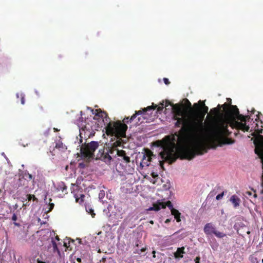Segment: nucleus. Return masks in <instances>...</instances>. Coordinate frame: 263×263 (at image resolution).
Returning a JSON list of instances; mask_svg holds the SVG:
<instances>
[{"label": "nucleus", "instance_id": "nucleus-1", "mask_svg": "<svg viewBox=\"0 0 263 263\" xmlns=\"http://www.w3.org/2000/svg\"><path fill=\"white\" fill-rule=\"evenodd\" d=\"M172 117L176 120L175 126L181 127L179 130L153 143L154 146L163 149L160 155L170 163L174 162L178 158L190 160L196 155L207 153L210 148L215 149L217 146L234 143V140L224 137L228 130L224 124L211 126L206 137H203L202 121L205 116Z\"/></svg>", "mask_w": 263, "mask_h": 263}, {"label": "nucleus", "instance_id": "nucleus-2", "mask_svg": "<svg viewBox=\"0 0 263 263\" xmlns=\"http://www.w3.org/2000/svg\"><path fill=\"white\" fill-rule=\"evenodd\" d=\"M199 104H195L193 107L191 103L186 98L180 100L178 103L174 104L169 100H163L158 105H155L154 103L152 105L142 108L138 111H135L133 115H151L156 109L157 114L164 113L165 115H196V114H188L186 112L193 109L196 111L199 108ZM196 115H197L196 114Z\"/></svg>", "mask_w": 263, "mask_h": 263}, {"label": "nucleus", "instance_id": "nucleus-3", "mask_svg": "<svg viewBox=\"0 0 263 263\" xmlns=\"http://www.w3.org/2000/svg\"><path fill=\"white\" fill-rule=\"evenodd\" d=\"M93 119L104 123L106 134L114 137L111 139L110 142L114 141V146H121L123 145L124 142L122 139L126 137L128 128L125 123L120 120L111 121L109 116H93Z\"/></svg>", "mask_w": 263, "mask_h": 263}, {"label": "nucleus", "instance_id": "nucleus-4", "mask_svg": "<svg viewBox=\"0 0 263 263\" xmlns=\"http://www.w3.org/2000/svg\"><path fill=\"white\" fill-rule=\"evenodd\" d=\"M227 100L228 103H224L222 105L218 104L216 107L211 109L209 113H208L209 107L205 104V100H199L193 105L191 104V106L193 108L195 104L199 103L200 106L199 109L195 111L192 109L186 114L201 115H243L239 114V109L236 105L231 104V99L227 98Z\"/></svg>", "mask_w": 263, "mask_h": 263}, {"label": "nucleus", "instance_id": "nucleus-5", "mask_svg": "<svg viewBox=\"0 0 263 263\" xmlns=\"http://www.w3.org/2000/svg\"><path fill=\"white\" fill-rule=\"evenodd\" d=\"M81 124V127L80 128V136L81 137V142H82V138L88 139L93 137L95 132L93 129V122L88 121V118L85 120Z\"/></svg>", "mask_w": 263, "mask_h": 263}, {"label": "nucleus", "instance_id": "nucleus-6", "mask_svg": "<svg viewBox=\"0 0 263 263\" xmlns=\"http://www.w3.org/2000/svg\"><path fill=\"white\" fill-rule=\"evenodd\" d=\"M99 147V143L97 141H91L90 143L82 145L81 148V154L85 159L93 158L94 152Z\"/></svg>", "mask_w": 263, "mask_h": 263}, {"label": "nucleus", "instance_id": "nucleus-7", "mask_svg": "<svg viewBox=\"0 0 263 263\" xmlns=\"http://www.w3.org/2000/svg\"><path fill=\"white\" fill-rule=\"evenodd\" d=\"M97 158L106 163H109L111 160V156L109 154V149L106 147L103 149H99L97 156Z\"/></svg>", "mask_w": 263, "mask_h": 263}, {"label": "nucleus", "instance_id": "nucleus-8", "mask_svg": "<svg viewBox=\"0 0 263 263\" xmlns=\"http://www.w3.org/2000/svg\"><path fill=\"white\" fill-rule=\"evenodd\" d=\"M154 155L153 152L151 150L149 149H146L140 163L141 167H143L144 166H149L152 160V157Z\"/></svg>", "mask_w": 263, "mask_h": 263}, {"label": "nucleus", "instance_id": "nucleus-9", "mask_svg": "<svg viewBox=\"0 0 263 263\" xmlns=\"http://www.w3.org/2000/svg\"><path fill=\"white\" fill-rule=\"evenodd\" d=\"M167 207L171 210V214L174 216V218L176 219L177 222H179L181 221L180 215L181 213L178 210L174 208L172 202L170 201H167Z\"/></svg>", "mask_w": 263, "mask_h": 263}, {"label": "nucleus", "instance_id": "nucleus-10", "mask_svg": "<svg viewBox=\"0 0 263 263\" xmlns=\"http://www.w3.org/2000/svg\"><path fill=\"white\" fill-rule=\"evenodd\" d=\"M167 201L163 202L158 200L156 203H154L153 204V206L150 207L148 210H154L155 211H158L161 209H165L166 206H167Z\"/></svg>", "mask_w": 263, "mask_h": 263}, {"label": "nucleus", "instance_id": "nucleus-11", "mask_svg": "<svg viewBox=\"0 0 263 263\" xmlns=\"http://www.w3.org/2000/svg\"><path fill=\"white\" fill-rule=\"evenodd\" d=\"M109 145H110V146H107V148L109 149V154L112 157H116V156H119V152L120 150H119L118 149V147L119 146H114V141L113 142H110V143H109Z\"/></svg>", "mask_w": 263, "mask_h": 263}, {"label": "nucleus", "instance_id": "nucleus-12", "mask_svg": "<svg viewBox=\"0 0 263 263\" xmlns=\"http://www.w3.org/2000/svg\"><path fill=\"white\" fill-rule=\"evenodd\" d=\"M216 228L211 223H206L204 227V232L206 235L214 234Z\"/></svg>", "mask_w": 263, "mask_h": 263}, {"label": "nucleus", "instance_id": "nucleus-13", "mask_svg": "<svg viewBox=\"0 0 263 263\" xmlns=\"http://www.w3.org/2000/svg\"><path fill=\"white\" fill-rule=\"evenodd\" d=\"M230 201L233 204L234 208H236L240 205V199L236 195H232L230 198Z\"/></svg>", "mask_w": 263, "mask_h": 263}, {"label": "nucleus", "instance_id": "nucleus-14", "mask_svg": "<svg viewBox=\"0 0 263 263\" xmlns=\"http://www.w3.org/2000/svg\"><path fill=\"white\" fill-rule=\"evenodd\" d=\"M82 192L81 191L80 193H79V191L77 193L74 194V198L76 199V201L80 204H82L84 201V198L85 196L82 194Z\"/></svg>", "mask_w": 263, "mask_h": 263}, {"label": "nucleus", "instance_id": "nucleus-15", "mask_svg": "<svg viewBox=\"0 0 263 263\" xmlns=\"http://www.w3.org/2000/svg\"><path fill=\"white\" fill-rule=\"evenodd\" d=\"M184 253V247H182L178 248L174 255L175 258H181L183 257V254Z\"/></svg>", "mask_w": 263, "mask_h": 263}, {"label": "nucleus", "instance_id": "nucleus-16", "mask_svg": "<svg viewBox=\"0 0 263 263\" xmlns=\"http://www.w3.org/2000/svg\"><path fill=\"white\" fill-rule=\"evenodd\" d=\"M213 117H230L234 119L238 120H246L247 119H250V116H206L208 119L212 118Z\"/></svg>", "mask_w": 263, "mask_h": 263}, {"label": "nucleus", "instance_id": "nucleus-17", "mask_svg": "<svg viewBox=\"0 0 263 263\" xmlns=\"http://www.w3.org/2000/svg\"><path fill=\"white\" fill-rule=\"evenodd\" d=\"M51 244L50 245L52 246L53 248V252H57L59 255H61V252L60 250L59 249L57 242H55V240H54L53 238H51Z\"/></svg>", "mask_w": 263, "mask_h": 263}, {"label": "nucleus", "instance_id": "nucleus-18", "mask_svg": "<svg viewBox=\"0 0 263 263\" xmlns=\"http://www.w3.org/2000/svg\"><path fill=\"white\" fill-rule=\"evenodd\" d=\"M119 157H122L124 162L127 163L130 162V158L126 155L125 151L123 150H120L119 152Z\"/></svg>", "mask_w": 263, "mask_h": 263}, {"label": "nucleus", "instance_id": "nucleus-19", "mask_svg": "<svg viewBox=\"0 0 263 263\" xmlns=\"http://www.w3.org/2000/svg\"><path fill=\"white\" fill-rule=\"evenodd\" d=\"M87 109L88 110H90V113L91 114H92L93 115L97 116V115H99V114H102V113H104L106 114L105 112H104V111H102L100 109H96V110H94L93 109H91V108H90L89 107H87Z\"/></svg>", "mask_w": 263, "mask_h": 263}, {"label": "nucleus", "instance_id": "nucleus-20", "mask_svg": "<svg viewBox=\"0 0 263 263\" xmlns=\"http://www.w3.org/2000/svg\"><path fill=\"white\" fill-rule=\"evenodd\" d=\"M137 116H131L130 118H129V116L125 117L121 121L122 123H124L126 124V123H128L129 122H131L132 120H133L135 118H136Z\"/></svg>", "mask_w": 263, "mask_h": 263}, {"label": "nucleus", "instance_id": "nucleus-21", "mask_svg": "<svg viewBox=\"0 0 263 263\" xmlns=\"http://www.w3.org/2000/svg\"><path fill=\"white\" fill-rule=\"evenodd\" d=\"M16 96L17 98L20 97L21 104L24 105L25 104V95L23 93H17Z\"/></svg>", "mask_w": 263, "mask_h": 263}, {"label": "nucleus", "instance_id": "nucleus-22", "mask_svg": "<svg viewBox=\"0 0 263 263\" xmlns=\"http://www.w3.org/2000/svg\"><path fill=\"white\" fill-rule=\"evenodd\" d=\"M214 234L217 237V238H223L226 236V234L220 232L219 231H217L216 230L215 231Z\"/></svg>", "mask_w": 263, "mask_h": 263}, {"label": "nucleus", "instance_id": "nucleus-23", "mask_svg": "<svg viewBox=\"0 0 263 263\" xmlns=\"http://www.w3.org/2000/svg\"><path fill=\"white\" fill-rule=\"evenodd\" d=\"M260 124H262V123L261 121L260 122ZM263 130V125H261V128H259V124L258 123H256V125L255 126V131L258 133V134H261L262 133Z\"/></svg>", "mask_w": 263, "mask_h": 263}, {"label": "nucleus", "instance_id": "nucleus-24", "mask_svg": "<svg viewBox=\"0 0 263 263\" xmlns=\"http://www.w3.org/2000/svg\"><path fill=\"white\" fill-rule=\"evenodd\" d=\"M27 198L28 200V201L32 200L34 201H36V202H38V199L37 198L35 197V196L34 195L32 194H28L27 195Z\"/></svg>", "mask_w": 263, "mask_h": 263}, {"label": "nucleus", "instance_id": "nucleus-25", "mask_svg": "<svg viewBox=\"0 0 263 263\" xmlns=\"http://www.w3.org/2000/svg\"><path fill=\"white\" fill-rule=\"evenodd\" d=\"M49 202L48 205V210L46 212V213H49L51 212L54 206V204L53 203H51V201H52L51 198H49Z\"/></svg>", "mask_w": 263, "mask_h": 263}, {"label": "nucleus", "instance_id": "nucleus-26", "mask_svg": "<svg viewBox=\"0 0 263 263\" xmlns=\"http://www.w3.org/2000/svg\"><path fill=\"white\" fill-rule=\"evenodd\" d=\"M17 216L15 214H13L12 216V220L14 221H15L17 220ZM14 224L16 226H20V224L18 223L14 222Z\"/></svg>", "mask_w": 263, "mask_h": 263}, {"label": "nucleus", "instance_id": "nucleus-27", "mask_svg": "<svg viewBox=\"0 0 263 263\" xmlns=\"http://www.w3.org/2000/svg\"><path fill=\"white\" fill-rule=\"evenodd\" d=\"M240 126L241 128L244 131H248L249 129V127L247 126L245 123H241Z\"/></svg>", "mask_w": 263, "mask_h": 263}, {"label": "nucleus", "instance_id": "nucleus-28", "mask_svg": "<svg viewBox=\"0 0 263 263\" xmlns=\"http://www.w3.org/2000/svg\"><path fill=\"white\" fill-rule=\"evenodd\" d=\"M146 250V248L145 247L141 248L140 249H137L135 253L141 254V252H145Z\"/></svg>", "mask_w": 263, "mask_h": 263}, {"label": "nucleus", "instance_id": "nucleus-29", "mask_svg": "<svg viewBox=\"0 0 263 263\" xmlns=\"http://www.w3.org/2000/svg\"><path fill=\"white\" fill-rule=\"evenodd\" d=\"M224 195V192H223L222 193L217 195L216 197V200H220L221 199L223 196Z\"/></svg>", "mask_w": 263, "mask_h": 263}, {"label": "nucleus", "instance_id": "nucleus-30", "mask_svg": "<svg viewBox=\"0 0 263 263\" xmlns=\"http://www.w3.org/2000/svg\"><path fill=\"white\" fill-rule=\"evenodd\" d=\"M25 175L26 177V178L29 179V180H31L33 178V177H32V175L29 174V173L25 174Z\"/></svg>", "mask_w": 263, "mask_h": 263}, {"label": "nucleus", "instance_id": "nucleus-31", "mask_svg": "<svg viewBox=\"0 0 263 263\" xmlns=\"http://www.w3.org/2000/svg\"><path fill=\"white\" fill-rule=\"evenodd\" d=\"M50 131V128H48L46 131L44 132L43 135L47 137L49 135Z\"/></svg>", "mask_w": 263, "mask_h": 263}, {"label": "nucleus", "instance_id": "nucleus-32", "mask_svg": "<svg viewBox=\"0 0 263 263\" xmlns=\"http://www.w3.org/2000/svg\"><path fill=\"white\" fill-rule=\"evenodd\" d=\"M89 211L88 212L92 216V217H94L95 216V213H94L93 210L92 209H89Z\"/></svg>", "mask_w": 263, "mask_h": 263}, {"label": "nucleus", "instance_id": "nucleus-33", "mask_svg": "<svg viewBox=\"0 0 263 263\" xmlns=\"http://www.w3.org/2000/svg\"><path fill=\"white\" fill-rule=\"evenodd\" d=\"M200 256H197L196 258L195 259V263H200Z\"/></svg>", "mask_w": 263, "mask_h": 263}, {"label": "nucleus", "instance_id": "nucleus-34", "mask_svg": "<svg viewBox=\"0 0 263 263\" xmlns=\"http://www.w3.org/2000/svg\"><path fill=\"white\" fill-rule=\"evenodd\" d=\"M251 114H254L255 113V112H257V114L256 115H260V112L259 111H256L254 109H252L251 111Z\"/></svg>", "mask_w": 263, "mask_h": 263}, {"label": "nucleus", "instance_id": "nucleus-35", "mask_svg": "<svg viewBox=\"0 0 263 263\" xmlns=\"http://www.w3.org/2000/svg\"><path fill=\"white\" fill-rule=\"evenodd\" d=\"M163 81L166 85H168L170 84L169 80L167 78H163Z\"/></svg>", "mask_w": 263, "mask_h": 263}, {"label": "nucleus", "instance_id": "nucleus-36", "mask_svg": "<svg viewBox=\"0 0 263 263\" xmlns=\"http://www.w3.org/2000/svg\"><path fill=\"white\" fill-rule=\"evenodd\" d=\"M36 262H37V263H46L45 261H43L41 260L39 258H37L36 259Z\"/></svg>", "mask_w": 263, "mask_h": 263}, {"label": "nucleus", "instance_id": "nucleus-37", "mask_svg": "<svg viewBox=\"0 0 263 263\" xmlns=\"http://www.w3.org/2000/svg\"><path fill=\"white\" fill-rule=\"evenodd\" d=\"M163 161H160V165L162 168L163 169Z\"/></svg>", "mask_w": 263, "mask_h": 263}, {"label": "nucleus", "instance_id": "nucleus-38", "mask_svg": "<svg viewBox=\"0 0 263 263\" xmlns=\"http://www.w3.org/2000/svg\"><path fill=\"white\" fill-rule=\"evenodd\" d=\"M170 221H171V219H166L164 222L165 223H168Z\"/></svg>", "mask_w": 263, "mask_h": 263}, {"label": "nucleus", "instance_id": "nucleus-39", "mask_svg": "<svg viewBox=\"0 0 263 263\" xmlns=\"http://www.w3.org/2000/svg\"><path fill=\"white\" fill-rule=\"evenodd\" d=\"M246 194L247 195H248L249 196H251L252 195V193L251 192H250V191H247L246 192Z\"/></svg>", "mask_w": 263, "mask_h": 263}, {"label": "nucleus", "instance_id": "nucleus-40", "mask_svg": "<svg viewBox=\"0 0 263 263\" xmlns=\"http://www.w3.org/2000/svg\"><path fill=\"white\" fill-rule=\"evenodd\" d=\"M152 253H153V257H154V258H155V257H156V256H155L156 251H153L152 252Z\"/></svg>", "mask_w": 263, "mask_h": 263}, {"label": "nucleus", "instance_id": "nucleus-41", "mask_svg": "<svg viewBox=\"0 0 263 263\" xmlns=\"http://www.w3.org/2000/svg\"><path fill=\"white\" fill-rule=\"evenodd\" d=\"M55 240H57V241H59V240H60V238H59V237L58 236H56L55 237Z\"/></svg>", "mask_w": 263, "mask_h": 263}, {"label": "nucleus", "instance_id": "nucleus-42", "mask_svg": "<svg viewBox=\"0 0 263 263\" xmlns=\"http://www.w3.org/2000/svg\"><path fill=\"white\" fill-rule=\"evenodd\" d=\"M60 146H61V145H60V144H59L58 143L56 144V145H55V147L56 148H60Z\"/></svg>", "mask_w": 263, "mask_h": 263}, {"label": "nucleus", "instance_id": "nucleus-43", "mask_svg": "<svg viewBox=\"0 0 263 263\" xmlns=\"http://www.w3.org/2000/svg\"><path fill=\"white\" fill-rule=\"evenodd\" d=\"M77 260L79 262H81V259L80 258H78Z\"/></svg>", "mask_w": 263, "mask_h": 263}, {"label": "nucleus", "instance_id": "nucleus-44", "mask_svg": "<svg viewBox=\"0 0 263 263\" xmlns=\"http://www.w3.org/2000/svg\"><path fill=\"white\" fill-rule=\"evenodd\" d=\"M80 115H84V114H85V113H84L83 111L82 110L80 111Z\"/></svg>", "mask_w": 263, "mask_h": 263}, {"label": "nucleus", "instance_id": "nucleus-45", "mask_svg": "<svg viewBox=\"0 0 263 263\" xmlns=\"http://www.w3.org/2000/svg\"><path fill=\"white\" fill-rule=\"evenodd\" d=\"M53 130L54 132H58L59 130L58 128H53Z\"/></svg>", "mask_w": 263, "mask_h": 263}, {"label": "nucleus", "instance_id": "nucleus-46", "mask_svg": "<svg viewBox=\"0 0 263 263\" xmlns=\"http://www.w3.org/2000/svg\"><path fill=\"white\" fill-rule=\"evenodd\" d=\"M64 246L66 248H68V246H67V243L66 242H64Z\"/></svg>", "mask_w": 263, "mask_h": 263}, {"label": "nucleus", "instance_id": "nucleus-47", "mask_svg": "<svg viewBox=\"0 0 263 263\" xmlns=\"http://www.w3.org/2000/svg\"><path fill=\"white\" fill-rule=\"evenodd\" d=\"M149 223H151V224H153L154 223V221L153 220H151L149 221Z\"/></svg>", "mask_w": 263, "mask_h": 263}, {"label": "nucleus", "instance_id": "nucleus-48", "mask_svg": "<svg viewBox=\"0 0 263 263\" xmlns=\"http://www.w3.org/2000/svg\"><path fill=\"white\" fill-rule=\"evenodd\" d=\"M67 189V187L65 185H64V187H63V190L64 189Z\"/></svg>", "mask_w": 263, "mask_h": 263}, {"label": "nucleus", "instance_id": "nucleus-49", "mask_svg": "<svg viewBox=\"0 0 263 263\" xmlns=\"http://www.w3.org/2000/svg\"><path fill=\"white\" fill-rule=\"evenodd\" d=\"M256 117H257V118H258V119H259V117H260V116H256Z\"/></svg>", "mask_w": 263, "mask_h": 263}, {"label": "nucleus", "instance_id": "nucleus-50", "mask_svg": "<svg viewBox=\"0 0 263 263\" xmlns=\"http://www.w3.org/2000/svg\"><path fill=\"white\" fill-rule=\"evenodd\" d=\"M36 94L38 95V92L37 91H35Z\"/></svg>", "mask_w": 263, "mask_h": 263}, {"label": "nucleus", "instance_id": "nucleus-51", "mask_svg": "<svg viewBox=\"0 0 263 263\" xmlns=\"http://www.w3.org/2000/svg\"><path fill=\"white\" fill-rule=\"evenodd\" d=\"M254 196L255 197H256V196H256V194H254Z\"/></svg>", "mask_w": 263, "mask_h": 263}, {"label": "nucleus", "instance_id": "nucleus-52", "mask_svg": "<svg viewBox=\"0 0 263 263\" xmlns=\"http://www.w3.org/2000/svg\"><path fill=\"white\" fill-rule=\"evenodd\" d=\"M98 252H99V253H100V252H101V251H100V249L99 250Z\"/></svg>", "mask_w": 263, "mask_h": 263}, {"label": "nucleus", "instance_id": "nucleus-53", "mask_svg": "<svg viewBox=\"0 0 263 263\" xmlns=\"http://www.w3.org/2000/svg\"><path fill=\"white\" fill-rule=\"evenodd\" d=\"M136 246H137V247H139V245H138V244H137V245H136Z\"/></svg>", "mask_w": 263, "mask_h": 263}, {"label": "nucleus", "instance_id": "nucleus-54", "mask_svg": "<svg viewBox=\"0 0 263 263\" xmlns=\"http://www.w3.org/2000/svg\"><path fill=\"white\" fill-rule=\"evenodd\" d=\"M255 153H257V149H255Z\"/></svg>", "mask_w": 263, "mask_h": 263}, {"label": "nucleus", "instance_id": "nucleus-55", "mask_svg": "<svg viewBox=\"0 0 263 263\" xmlns=\"http://www.w3.org/2000/svg\"><path fill=\"white\" fill-rule=\"evenodd\" d=\"M256 260V258H255V259H254V261H255Z\"/></svg>", "mask_w": 263, "mask_h": 263}, {"label": "nucleus", "instance_id": "nucleus-56", "mask_svg": "<svg viewBox=\"0 0 263 263\" xmlns=\"http://www.w3.org/2000/svg\"><path fill=\"white\" fill-rule=\"evenodd\" d=\"M256 260V258H255V259H254V261H255Z\"/></svg>", "mask_w": 263, "mask_h": 263}, {"label": "nucleus", "instance_id": "nucleus-57", "mask_svg": "<svg viewBox=\"0 0 263 263\" xmlns=\"http://www.w3.org/2000/svg\"><path fill=\"white\" fill-rule=\"evenodd\" d=\"M262 262L263 263V259H262Z\"/></svg>", "mask_w": 263, "mask_h": 263}, {"label": "nucleus", "instance_id": "nucleus-58", "mask_svg": "<svg viewBox=\"0 0 263 263\" xmlns=\"http://www.w3.org/2000/svg\"><path fill=\"white\" fill-rule=\"evenodd\" d=\"M262 118H263V116H262Z\"/></svg>", "mask_w": 263, "mask_h": 263}]
</instances>
